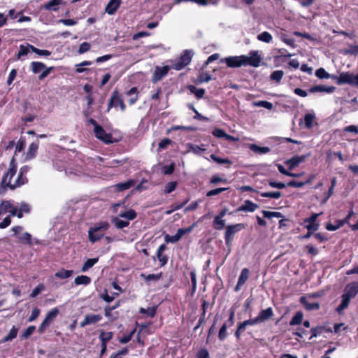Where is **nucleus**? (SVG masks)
<instances>
[{
	"instance_id": "f257e3e1",
	"label": "nucleus",
	"mask_w": 358,
	"mask_h": 358,
	"mask_svg": "<svg viewBox=\"0 0 358 358\" xmlns=\"http://www.w3.org/2000/svg\"><path fill=\"white\" fill-rule=\"evenodd\" d=\"M262 58L256 50H251L249 56H230L222 59L229 68H238L242 66H251L258 67L260 66Z\"/></svg>"
},
{
	"instance_id": "f03ea898",
	"label": "nucleus",
	"mask_w": 358,
	"mask_h": 358,
	"mask_svg": "<svg viewBox=\"0 0 358 358\" xmlns=\"http://www.w3.org/2000/svg\"><path fill=\"white\" fill-rule=\"evenodd\" d=\"M358 294V281H352L348 283L343 289V294L341 296V301L336 308V311L341 313L343 310L347 309L351 300L355 299Z\"/></svg>"
},
{
	"instance_id": "7ed1b4c3",
	"label": "nucleus",
	"mask_w": 358,
	"mask_h": 358,
	"mask_svg": "<svg viewBox=\"0 0 358 358\" xmlns=\"http://www.w3.org/2000/svg\"><path fill=\"white\" fill-rule=\"evenodd\" d=\"M110 225L107 222H102L99 223L93 227H90L88 231L89 240L91 243H94L95 242L101 239L104 235V231L108 230Z\"/></svg>"
},
{
	"instance_id": "20e7f679",
	"label": "nucleus",
	"mask_w": 358,
	"mask_h": 358,
	"mask_svg": "<svg viewBox=\"0 0 358 358\" xmlns=\"http://www.w3.org/2000/svg\"><path fill=\"white\" fill-rule=\"evenodd\" d=\"M245 228L246 224L244 223L227 225L224 233V241L227 247L230 248L234 240L235 235Z\"/></svg>"
},
{
	"instance_id": "39448f33",
	"label": "nucleus",
	"mask_w": 358,
	"mask_h": 358,
	"mask_svg": "<svg viewBox=\"0 0 358 358\" xmlns=\"http://www.w3.org/2000/svg\"><path fill=\"white\" fill-rule=\"evenodd\" d=\"M193 53L189 50H185L179 58L171 61L172 69L180 71L187 66L192 61Z\"/></svg>"
},
{
	"instance_id": "423d86ee",
	"label": "nucleus",
	"mask_w": 358,
	"mask_h": 358,
	"mask_svg": "<svg viewBox=\"0 0 358 358\" xmlns=\"http://www.w3.org/2000/svg\"><path fill=\"white\" fill-rule=\"evenodd\" d=\"M59 313V310L57 308H53L45 315V319L43 320L41 324H40L38 331L40 334H43L46 329V328L50 324V323L55 320L57 315Z\"/></svg>"
},
{
	"instance_id": "0eeeda50",
	"label": "nucleus",
	"mask_w": 358,
	"mask_h": 358,
	"mask_svg": "<svg viewBox=\"0 0 358 358\" xmlns=\"http://www.w3.org/2000/svg\"><path fill=\"white\" fill-rule=\"evenodd\" d=\"M94 136L96 138L106 144H111L117 141L114 140L110 133H107L106 130L100 125L94 128Z\"/></svg>"
},
{
	"instance_id": "6e6552de",
	"label": "nucleus",
	"mask_w": 358,
	"mask_h": 358,
	"mask_svg": "<svg viewBox=\"0 0 358 358\" xmlns=\"http://www.w3.org/2000/svg\"><path fill=\"white\" fill-rule=\"evenodd\" d=\"M117 106H120L121 111H124L126 110V105L124 103L119 92L117 90H115L113 91L111 97L108 103V110L113 107L116 108Z\"/></svg>"
},
{
	"instance_id": "1a4fd4ad",
	"label": "nucleus",
	"mask_w": 358,
	"mask_h": 358,
	"mask_svg": "<svg viewBox=\"0 0 358 358\" xmlns=\"http://www.w3.org/2000/svg\"><path fill=\"white\" fill-rule=\"evenodd\" d=\"M336 79V83L339 85L349 84L356 86V75L350 72H343L338 76L334 77Z\"/></svg>"
},
{
	"instance_id": "9d476101",
	"label": "nucleus",
	"mask_w": 358,
	"mask_h": 358,
	"mask_svg": "<svg viewBox=\"0 0 358 358\" xmlns=\"http://www.w3.org/2000/svg\"><path fill=\"white\" fill-rule=\"evenodd\" d=\"M171 69V64L170 66L166 65L162 67L158 66H156L152 77V82L153 83H156L161 80L164 77H165L167 75L169 70Z\"/></svg>"
},
{
	"instance_id": "9b49d317",
	"label": "nucleus",
	"mask_w": 358,
	"mask_h": 358,
	"mask_svg": "<svg viewBox=\"0 0 358 358\" xmlns=\"http://www.w3.org/2000/svg\"><path fill=\"white\" fill-rule=\"evenodd\" d=\"M273 316V311L271 307L267 308L266 309L262 310L258 315L254 318H252L255 325L264 322L269 320Z\"/></svg>"
},
{
	"instance_id": "f8f14e48",
	"label": "nucleus",
	"mask_w": 358,
	"mask_h": 358,
	"mask_svg": "<svg viewBox=\"0 0 358 358\" xmlns=\"http://www.w3.org/2000/svg\"><path fill=\"white\" fill-rule=\"evenodd\" d=\"M16 172L14 169L9 168L8 171L4 173L1 182V186L3 189L9 188L10 189V187L13 186L11 180L16 174Z\"/></svg>"
},
{
	"instance_id": "ddd939ff",
	"label": "nucleus",
	"mask_w": 358,
	"mask_h": 358,
	"mask_svg": "<svg viewBox=\"0 0 358 358\" xmlns=\"http://www.w3.org/2000/svg\"><path fill=\"white\" fill-rule=\"evenodd\" d=\"M321 213H313L309 217L304 220V223H307L305 227L308 231H316L320 227V224L316 222L317 217Z\"/></svg>"
},
{
	"instance_id": "4468645a",
	"label": "nucleus",
	"mask_w": 358,
	"mask_h": 358,
	"mask_svg": "<svg viewBox=\"0 0 358 358\" xmlns=\"http://www.w3.org/2000/svg\"><path fill=\"white\" fill-rule=\"evenodd\" d=\"M306 159V155H295L290 159L286 160L285 164L287 165L288 170L292 171L301 163L304 162Z\"/></svg>"
},
{
	"instance_id": "2eb2a0df",
	"label": "nucleus",
	"mask_w": 358,
	"mask_h": 358,
	"mask_svg": "<svg viewBox=\"0 0 358 358\" xmlns=\"http://www.w3.org/2000/svg\"><path fill=\"white\" fill-rule=\"evenodd\" d=\"M255 325L252 318L246 320L243 322H239L237 324V328L234 332V336L237 340H239L242 334L245 331L246 327Z\"/></svg>"
},
{
	"instance_id": "dca6fc26",
	"label": "nucleus",
	"mask_w": 358,
	"mask_h": 358,
	"mask_svg": "<svg viewBox=\"0 0 358 358\" xmlns=\"http://www.w3.org/2000/svg\"><path fill=\"white\" fill-rule=\"evenodd\" d=\"M102 316L101 315L87 314L84 320L80 322V327H85L90 324H94L101 320Z\"/></svg>"
},
{
	"instance_id": "f3484780",
	"label": "nucleus",
	"mask_w": 358,
	"mask_h": 358,
	"mask_svg": "<svg viewBox=\"0 0 358 358\" xmlns=\"http://www.w3.org/2000/svg\"><path fill=\"white\" fill-rule=\"evenodd\" d=\"M250 275V271L248 268H244L241 270V274L238 277L237 284L234 287L235 292H238L241 287L248 280Z\"/></svg>"
},
{
	"instance_id": "a211bd4d",
	"label": "nucleus",
	"mask_w": 358,
	"mask_h": 358,
	"mask_svg": "<svg viewBox=\"0 0 358 358\" xmlns=\"http://www.w3.org/2000/svg\"><path fill=\"white\" fill-rule=\"evenodd\" d=\"M65 4L63 0H50L43 5V8L49 11L57 12L59 9V6Z\"/></svg>"
},
{
	"instance_id": "6ab92c4d",
	"label": "nucleus",
	"mask_w": 358,
	"mask_h": 358,
	"mask_svg": "<svg viewBox=\"0 0 358 358\" xmlns=\"http://www.w3.org/2000/svg\"><path fill=\"white\" fill-rule=\"evenodd\" d=\"M166 249V244L163 243L159 246L157 251V257L159 262H160L161 266H164L168 262V259H169L168 256L163 255V252H164V250Z\"/></svg>"
},
{
	"instance_id": "aec40b11",
	"label": "nucleus",
	"mask_w": 358,
	"mask_h": 358,
	"mask_svg": "<svg viewBox=\"0 0 358 358\" xmlns=\"http://www.w3.org/2000/svg\"><path fill=\"white\" fill-rule=\"evenodd\" d=\"M258 206L251 201L250 200H246L244 201V203L240 206L235 211H244V212H254Z\"/></svg>"
},
{
	"instance_id": "412c9836",
	"label": "nucleus",
	"mask_w": 358,
	"mask_h": 358,
	"mask_svg": "<svg viewBox=\"0 0 358 358\" xmlns=\"http://www.w3.org/2000/svg\"><path fill=\"white\" fill-rule=\"evenodd\" d=\"M300 303L304 306L307 310H319L320 305L318 302H309L305 296L300 297Z\"/></svg>"
},
{
	"instance_id": "4be33fe9",
	"label": "nucleus",
	"mask_w": 358,
	"mask_h": 358,
	"mask_svg": "<svg viewBox=\"0 0 358 358\" xmlns=\"http://www.w3.org/2000/svg\"><path fill=\"white\" fill-rule=\"evenodd\" d=\"M121 4V0H110L106 6L105 11L108 15H113Z\"/></svg>"
},
{
	"instance_id": "5701e85b",
	"label": "nucleus",
	"mask_w": 358,
	"mask_h": 358,
	"mask_svg": "<svg viewBox=\"0 0 358 358\" xmlns=\"http://www.w3.org/2000/svg\"><path fill=\"white\" fill-rule=\"evenodd\" d=\"M336 87L334 86L327 87L325 85H315L309 88L308 92L310 93L315 92H327L332 93L334 92Z\"/></svg>"
},
{
	"instance_id": "b1692460",
	"label": "nucleus",
	"mask_w": 358,
	"mask_h": 358,
	"mask_svg": "<svg viewBox=\"0 0 358 358\" xmlns=\"http://www.w3.org/2000/svg\"><path fill=\"white\" fill-rule=\"evenodd\" d=\"M39 146V141L36 140L35 142L31 143L28 148L27 152L26 159H34L37 153L38 149Z\"/></svg>"
},
{
	"instance_id": "393cba45",
	"label": "nucleus",
	"mask_w": 358,
	"mask_h": 358,
	"mask_svg": "<svg viewBox=\"0 0 358 358\" xmlns=\"http://www.w3.org/2000/svg\"><path fill=\"white\" fill-rule=\"evenodd\" d=\"M327 332L331 333L332 332V330L331 328H327L324 326H317L315 327H313L310 329L311 336L309 338V339H312L313 338L317 337V336L320 335L322 332Z\"/></svg>"
},
{
	"instance_id": "a878e982",
	"label": "nucleus",
	"mask_w": 358,
	"mask_h": 358,
	"mask_svg": "<svg viewBox=\"0 0 358 358\" xmlns=\"http://www.w3.org/2000/svg\"><path fill=\"white\" fill-rule=\"evenodd\" d=\"M27 178L23 173L19 172L15 181L13 183V186L10 187V190H15L16 188L27 183Z\"/></svg>"
},
{
	"instance_id": "bb28decb",
	"label": "nucleus",
	"mask_w": 358,
	"mask_h": 358,
	"mask_svg": "<svg viewBox=\"0 0 358 358\" xmlns=\"http://www.w3.org/2000/svg\"><path fill=\"white\" fill-rule=\"evenodd\" d=\"M126 94L131 96V98L129 99V105H134L138 99V91L136 87H131L126 92Z\"/></svg>"
},
{
	"instance_id": "cd10ccee",
	"label": "nucleus",
	"mask_w": 358,
	"mask_h": 358,
	"mask_svg": "<svg viewBox=\"0 0 358 358\" xmlns=\"http://www.w3.org/2000/svg\"><path fill=\"white\" fill-rule=\"evenodd\" d=\"M187 88L199 99L203 98L206 93L203 88H197L194 85H189L187 86Z\"/></svg>"
},
{
	"instance_id": "c85d7f7f",
	"label": "nucleus",
	"mask_w": 358,
	"mask_h": 358,
	"mask_svg": "<svg viewBox=\"0 0 358 358\" xmlns=\"http://www.w3.org/2000/svg\"><path fill=\"white\" fill-rule=\"evenodd\" d=\"M162 272H160L159 273H156V274H148V275H146L145 273H141V277L145 281V282H149L150 281H155V282H157L158 280H159L162 277Z\"/></svg>"
},
{
	"instance_id": "c756f323",
	"label": "nucleus",
	"mask_w": 358,
	"mask_h": 358,
	"mask_svg": "<svg viewBox=\"0 0 358 358\" xmlns=\"http://www.w3.org/2000/svg\"><path fill=\"white\" fill-rule=\"evenodd\" d=\"M212 79V76L210 73L204 71L199 73L196 79L194 81L195 84H201L203 83H208Z\"/></svg>"
},
{
	"instance_id": "7c9ffc66",
	"label": "nucleus",
	"mask_w": 358,
	"mask_h": 358,
	"mask_svg": "<svg viewBox=\"0 0 358 358\" xmlns=\"http://www.w3.org/2000/svg\"><path fill=\"white\" fill-rule=\"evenodd\" d=\"M210 157L212 160H213L217 164H225L227 168H229L232 164V162L228 158H221L220 157H217L215 154H211Z\"/></svg>"
},
{
	"instance_id": "2f4dec72",
	"label": "nucleus",
	"mask_w": 358,
	"mask_h": 358,
	"mask_svg": "<svg viewBox=\"0 0 358 358\" xmlns=\"http://www.w3.org/2000/svg\"><path fill=\"white\" fill-rule=\"evenodd\" d=\"M34 46L29 43H27L26 45L21 44L19 47V51L17 55V59H21L22 57L27 55V54L31 51V47Z\"/></svg>"
},
{
	"instance_id": "473e14b6",
	"label": "nucleus",
	"mask_w": 358,
	"mask_h": 358,
	"mask_svg": "<svg viewBox=\"0 0 358 358\" xmlns=\"http://www.w3.org/2000/svg\"><path fill=\"white\" fill-rule=\"evenodd\" d=\"M113 333L112 331L105 332L103 330H101L100 335L99 336L101 343L107 344L113 338Z\"/></svg>"
},
{
	"instance_id": "72a5a7b5",
	"label": "nucleus",
	"mask_w": 358,
	"mask_h": 358,
	"mask_svg": "<svg viewBox=\"0 0 358 358\" xmlns=\"http://www.w3.org/2000/svg\"><path fill=\"white\" fill-rule=\"evenodd\" d=\"M99 261V258H91L87 259L84 264H83V266L81 268L82 272H86L90 268L94 266V264H96Z\"/></svg>"
},
{
	"instance_id": "f704fd0d",
	"label": "nucleus",
	"mask_w": 358,
	"mask_h": 358,
	"mask_svg": "<svg viewBox=\"0 0 358 358\" xmlns=\"http://www.w3.org/2000/svg\"><path fill=\"white\" fill-rule=\"evenodd\" d=\"M91 281H92V280L89 276L82 275H78L75 278L74 283L76 285H88L91 283Z\"/></svg>"
},
{
	"instance_id": "c9c22d12",
	"label": "nucleus",
	"mask_w": 358,
	"mask_h": 358,
	"mask_svg": "<svg viewBox=\"0 0 358 358\" xmlns=\"http://www.w3.org/2000/svg\"><path fill=\"white\" fill-rule=\"evenodd\" d=\"M119 216L128 220H133L137 217V213L134 209H129L124 212H120Z\"/></svg>"
},
{
	"instance_id": "e433bc0d",
	"label": "nucleus",
	"mask_w": 358,
	"mask_h": 358,
	"mask_svg": "<svg viewBox=\"0 0 358 358\" xmlns=\"http://www.w3.org/2000/svg\"><path fill=\"white\" fill-rule=\"evenodd\" d=\"M30 68L31 71L36 74L45 68V64L41 62H32L30 64Z\"/></svg>"
},
{
	"instance_id": "4c0bfd02",
	"label": "nucleus",
	"mask_w": 358,
	"mask_h": 358,
	"mask_svg": "<svg viewBox=\"0 0 358 358\" xmlns=\"http://www.w3.org/2000/svg\"><path fill=\"white\" fill-rule=\"evenodd\" d=\"M303 314L301 311H297L289 322L290 326L299 325L302 322Z\"/></svg>"
},
{
	"instance_id": "58836bf2",
	"label": "nucleus",
	"mask_w": 358,
	"mask_h": 358,
	"mask_svg": "<svg viewBox=\"0 0 358 358\" xmlns=\"http://www.w3.org/2000/svg\"><path fill=\"white\" fill-rule=\"evenodd\" d=\"M73 273V271L72 270L62 268L55 273V276L60 279H66L70 278Z\"/></svg>"
},
{
	"instance_id": "ea45409f",
	"label": "nucleus",
	"mask_w": 358,
	"mask_h": 358,
	"mask_svg": "<svg viewBox=\"0 0 358 358\" xmlns=\"http://www.w3.org/2000/svg\"><path fill=\"white\" fill-rule=\"evenodd\" d=\"M250 149L258 154H266L271 151V149L268 147H261L256 144H251L250 145Z\"/></svg>"
},
{
	"instance_id": "a19ab883",
	"label": "nucleus",
	"mask_w": 358,
	"mask_h": 358,
	"mask_svg": "<svg viewBox=\"0 0 358 358\" xmlns=\"http://www.w3.org/2000/svg\"><path fill=\"white\" fill-rule=\"evenodd\" d=\"M17 332H18V329L17 327H15V326H13V327L11 328L9 334L6 336L1 341V343H6L9 341H11L13 339H14L15 338L17 337Z\"/></svg>"
},
{
	"instance_id": "79ce46f5",
	"label": "nucleus",
	"mask_w": 358,
	"mask_h": 358,
	"mask_svg": "<svg viewBox=\"0 0 358 358\" xmlns=\"http://www.w3.org/2000/svg\"><path fill=\"white\" fill-rule=\"evenodd\" d=\"M315 115L313 113H306L304 116V124L306 129H311L313 127V122Z\"/></svg>"
},
{
	"instance_id": "37998d69",
	"label": "nucleus",
	"mask_w": 358,
	"mask_h": 358,
	"mask_svg": "<svg viewBox=\"0 0 358 358\" xmlns=\"http://www.w3.org/2000/svg\"><path fill=\"white\" fill-rule=\"evenodd\" d=\"M134 185V181L133 180H129L124 182H120L116 185V188L118 191L122 192L127 189H129Z\"/></svg>"
},
{
	"instance_id": "c03bdc74",
	"label": "nucleus",
	"mask_w": 358,
	"mask_h": 358,
	"mask_svg": "<svg viewBox=\"0 0 358 358\" xmlns=\"http://www.w3.org/2000/svg\"><path fill=\"white\" fill-rule=\"evenodd\" d=\"M213 228L216 230H222L225 226V220L215 217L213 222Z\"/></svg>"
},
{
	"instance_id": "a18cd8bd",
	"label": "nucleus",
	"mask_w": 358,
	"mask_h": 358,
	"mask_svg": "<svg viewBox=\"0 0 358 358\" xmlns=\"http://www.w3.org/2000/svg\"><path fill=\"white\" fill-rule=\"evenodd\" d=\"M284 76V72L282 70H276L271 73L270 78L272 80L275 81L278 84L281 82V80Z\"/></svg>"
},
{
	"instance_id": "49530a36",
	"label": "nucleus",
	"mask_w": 358,
	"mask_h": 358,
	"mask_svg": "<svg viewBox=\"0 0 358 358\" xmlns=\"http://www.w3.org/2000/svg\"><path fill=\"white\" fill-rule=\"evenodd\" d=\"M14 205L10 201L3 200L0 204V210L3 214L8 213V211L13 208Z\"/></svg>"
},
{
	"instance_id": "de8ad7c7",
	"label": "nucleus",
	"mask_w": 358,
	"mask_h": 358,
	"mask_svg": "<svg viewBox=\"0 0 358 358\" xmlns=\"http://www.w3.org/2000/svg\"><path fill=\"white\" fill-rule=\"evenodd\" d=\"M20 243L23 244L31 245V236L28 232H24L22 235L17 236Z\"/></svg>"
},
{
	"instance_id": "09e8293b",
	"label": "nucleus",
	"mask_w": 358,
	"mask_h": 358,
	"mask_svg": "<svg viewBox=\"0 0 358 358\" xmlns=\"http://www.w3.org/2000/svg\"><path fill=\"white\" fill-rule=\"evenodd\" d=\"M257 39L264 43H270L272 41V35L268 31H263L257 36Z\"/></svg>"
},
{
	"instance_id": "8fccbe9b",
	"label": "nucleus",
	"mask_w": 358,
	"mask_h": 358,
	"mask_svg": "<svg viewBox=\"0 0 358 358\" xmlns=\"http://www.w3.org/2000/svg\"><path fill=\"white\" fill-rule=\"evenodd\" d=\"M112 222L115 224V226L117 229H123L124 227H128L129 224V221H124V220L119 219L118 217H114L112 220Z\"/></svg>"
},
{
	"instance_id": "3c124183",
	"label": "nucleus",
	"mask_w": 358,
	"mask_h": 358,
	"mask_svg": "<svg viewBox=\"0 0 358 358\" xmlns=\"http://www.w3.org/2000/svg\"><path fill=\"white\" fill-rule=\"evenodd\" d=\"M157 311V307L153 306L152 308H140L139 313L141 314H146L150 317H154Z\"/></svg>"
},
{
	"instance_id": "603ef678",
	"label": "nucleus",
	"mask_w": 358,
	"mask_h": 358,
	"mask_svg": "<svg viewBox=\"0 0 358 358\" xmlns=\"http://www.w3.org/2000/svg\"><path fill=\"white\" fill-rule=\"evenodd\" d=\"M253 105L257 107H263L268 110H272L273 108V105L271 102L267 101H255Z\"/></svg>"
},
{
	"instance_id": "864d4df0",
	"label": "nucleus",
	"mask_w": 358,
	"mask_h": 358,
	"mask_svg": "<svg viewBox=\"0 0 358 358\" xmlns=\"http://www.w3.org/2000/svg\"><path fill=\"white\" fill-rule=\"evenodd\" d=\"M262 214L264 217L269 219L272 217H283V215L280 212L263 210Z\"/></svg>"
},
{
	"instance_id": "5fc2aeb1",
	"label": "nucleus",
	"mask_w": 358,
	"mask_h": 358,
	"mask_svg": "<svg viewBox=\"0 0 358 358\" xmlns=\"http://www.w3.org/2000/svg\"><path fill=\"white\" fill-rule=\"evenodd\" d=\"M261 196L266 198H273L278 199L282 196V193L280 192H262L260 193Z\"/></svg>"
},
{
	"instance_id": "6e6d98bb",
	"label": "nucleus",
	"mask_w": 358,
	"mask_h": 358,
	"mask_svg": "<svg viewBox=\"0 0 358 358\" xmlns=\"http://www.w3.org/2000/svg\"><path fill=\"white\" fill-rule=\"evenodd\" d=\"M229 327L227 326V324H223L220 329L219 333H218V338L220 341H222L225 340V338L227 337V329Z\"/></svg>"
},
{
	"instance_id": "4d7b16f0",
	"label": "nucleus",
	"mask_w": 358,
	"mask_h": 358,
	"mask_svg": "<svg viewBox=\"0 0 358 358\" xmlns=\"http://www.w3.org/2000/svg\"><path fill=\"white\" fill-rule=\"evenodd\" d=\"M315 76L320 79H328L330 78L329 73H327L324 68L317 69L315 71Z\"/></svg>"
},
{
	"instance_id": "13d9d810",
	"label": "nucleus",
	"mask_w": 358,
	"mask_h": 358,
	"mask_svg": "<svg viewBox=\"0 0 358 358\" xmlns=\"http://www.w3.org/2000/svg\"><path fill=\"white\" fill-rule=\"evenodd\" d=\"M31 52L36 53V55L39 56H45L48 57L51 55V52L48 50H40L35 46L31 47Z\"/></svg>"
},
{
	"instance_id": "bf43d9fd",
	"label": "nucleus",
	"mask_w": 358,
	"mask_h": 358,
	"mask_svg": "<svg viewBox=\"0 0 358 358\" xmlns=\"http://www.w3.org/2000/svg\"><path fill=\"white\" fill-rule=\"evenodd\" d=\"M177 182L176 181H172V182H169L168 183L166 184L165 187H164V192L165 194H170L173 191H174L177 187Z\"/></svg>"
},
{
	"instance_id": "052dcab7",
	"label": "nucleus",
	"mask_w": 358,
	"mask_h": 358,
	"mask_svg": "<svg viewBox=\"0 0 358 358\" xmlns=\"http://www.w3.org/2000/svg\"><path fill=\"white\" fill-rule=\"evenodd\" d=\"M229 189V187H219L214 189H211L206 193V196L211 197L217 195Z\"/></svg>"
},
{
	"instance_id": "680f3d73",
	"label": "nucleus",
	"mask_w": 358,
	"mask_h": 358,
	"mask_svg": "<svg viewBox=\"0 0 358 358\" xmlns=\"http://www.w3.org/2000/svg\"><path fill=\"white\" fill-rule=\"evenodd\" d=\"M136 331V329L134 328L129 334L124 335L122 338H120V342L121 343H124V344L129 342L131 340L132 337L134 336V334H135Z\"/></svg>"
},
{
	"instance_id": "e2e57ef3",
	"label": "nucleus",
	"mask_w": 358,
	"mask_h": 358,
	"mask_svg": "<svg viewBox=\"0 0 358 358\" xmlns=\"http://www.w3.org/2000/svg\"><path fill=\"white\" fill-rule=\"evenodd\" d=\"M220 182L227 183V180L225 178L220 177L218 175H213L210 179V183L212 185H217Z\"/></svg>"
},
{
	"instance_id": "0e129e2a",
	"label": "nucleus",
	"mask_w": 358,
	"mask_h": 358,
	"mask_svg": "<svg viewBox=\"0 0 358 358\" xmlns=\"http://www.w3.org/2000/svg\"><path fill=\"white\" fill-rule=\"evenodd\" d=\"M45 289V286L43 284L41 283L38 285L31 292L29 296L31 298H35L38 296L43 290Z\"/></svg>"
},
{
	"instance_id": "69168bd1",
	"label": "nucleus",
	"mask_w": 358,
	"mask_h": 358,
	"mask_svg": "<svg viewBox=\"0 0 358 358\" xmlns=\"http://www.w3.org/2000/svg\"><path fill=\"white\" fill-rule=\"evenodd\" d=\"M25 144H26L25 139L23 138H20L16 144L15 150V155H16L17 152H22L24 149Z\"/></svg>"
},
{
	"instance_id": "338daca9",
	"label": "nucleus",
	"mask_w": 358,
	"mask_h": 358,
	"mask_svg": "<svg viewBox=\"0 0 358 358\" xmlns=\"http://www.w3.org/2000/svg\"><path fill=\"white\" fill-rule=\"evenodd\" d=\"M180 235L178 234V231L176 232V234L173 236H170L169 234H166L164 237V240L166 243H176L177 241H178L180 239Z\"/></svg>"
},
{
	"instance_id": "774afa93",
	"label": "nucleus",
	"mask_w": 358,
	"mask_h": 358,
	"mask_svg": "<svg viewBox=\"0 0 358 358\" xmlns=\"http://www.w3.org/2000/svg\"><path fill=\"white\" fill-rule=\"evenodd\" d=\"M35 326H29L22 333L21 337L24 339H27L35 331Z\"/></svg>"
}]
</instances>
